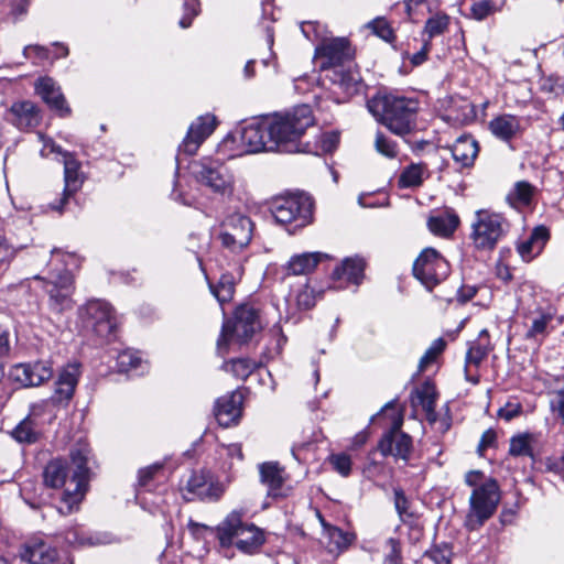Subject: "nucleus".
<instances>
[{
    "label": "nucleus",
    "instance_id": "39448f33",
    "mask_svg": "<svg viewBox=\"0 0 564 564\" xmlns=\"http://www.w3.org/2000/svg\"><path fill=\"white\" fill-rule=\"evenodd\" d=\"M313 200L303 193L278 197L271 205V213L276 223L292 226L290 232L310 225L313 220Z\"/></svg>",
    "mask_w": 564,
    "mask_h": 564
},
{
    "label": "nucleus",
    "instance_id": "13d9d810",
    "mask_svg": "<svg viewBox=\"0 0 564 564\" xmlns=\"http://www.w3.org/2000/svg\"><path fill=\"white\" fill-rule=\"evenodd\" d=\"M184 14L178 24L181 28L186 29L192 24L193 19L199 13L198 0H183Z\"/></svg>",
    "mask_w": 564,
    "mask_h": 564
},
{
    "label": "nucleus",
    "instance_id": "dca6fc26",
    "mask_svg": "<svg viewBox=\"0 0 564 564\" xmlns=\"http://www.w3.org/2000/svg\"><path fill=\"white\" fill-rule=\"evenodd\" d=\"M84 326L98 337L108 339L115 330L116 322L111 307L104 301H90L80 310Z\"/></svg>",
    "mask_w": 564,
    "mask_h": 564
},
{
    "label": "nucleus",
    "instance_id": "2f4dec72",
    "mask_svg": "<svg viewBox=\"0 0 564 564\" xmlns=\"http://www.w3.org/2000/svg\"><path fill=\"white\" fill-rule=\"evenodd\" d=\"M520 120L512 115H501L489 122L491 133L502 140H511L520 131Z\"/></svg>",
    "mask_w": 564,
    "mask_h": 564
},
{
    "label": "nucleus",
    "instance_id": "cd10ccee",
    "mask_svg": "<svg viewBox=\"0 0 564 564\" xmlns=\"http://www.w3.org/2000/svg\"><path fill=\"white\" fill-rule=\"evenodd\" d=\"M459 225V217L454 210L445 209L431 215L427 219V227L432 234L440 237H449Z\"/></svg>",
    "mask_w": 564,
    "mask_h": 564
},
{
    "label": "nucleus",
    "instance_id": "a211bd4d",
    "mask_svg": "<svg viewBox=\"0 0 564 564\" xmlns=\"http://www.w3.org/2000/svg\"><path fill=\"white\" fill-rule=\"evenodd\" d=\"M80 376L79 364L66 365L57 376L54 391L50 398L53 406L65 409L74 397Z\"/></svg>",
    "mask_w": 564,
    "mask_h": 564
},
{
    "label": "nucleus",
    "instance_id": "20e7f679",
    "mask_svg": "<svg viewBox=\"0 0 564 564\" xmlns=\"http://www.w3.org/2000/svg\"><path fill=\"white\" fill-rule=\"evenodd\" d=\"M217 536L221 546L236 545L241 552L254 553L264 542L262 531L254 524L242 522V513L230 512L217 527Z\"/></svg>",
    "mask_w": 564,
    "mask_h": 564
},
{
    "label": "nucleus",
    "instance_id": "f03ea898",
    "mask_svg": "<svg viewBox=\"0 0 564 564\" xmlns=\"http://www.w3.org/2000/svg\"><path fill=\"white\" fill-rule=\"evenodd\" d=\"M367 107L377 121L395 135L404 137L416 127L419 102L413 98L392 94L377 95L368 100Z\"/></svg>",
    "mask_w": 564,
    "mask_h": 564
},
{
    "label": "nucleus",
    "instance_id": "774afa93",
    "mask_svg": "<svg viewBox=\"0 0 564 564\" xmlns=\"http://www.w3.org/2000/svg\"><path fill=\"white\" fill-rule=\"evenodd\" d=\"M23 55L25 58H30L32 55L40 59H47L48 58V50L44 46L40 45H29L25 46L23 50Z\"/></svg>",
    "mask_w": 564,
    "mask_h": 564
},
{
    "label": "nucleus",
    "instance_id": "3c124183",
    "mask_svg": "<svg viewBox=\"0 0 564 564\" xmlns=\"http://www.w3.org/2000/svg\"><path fill=\"white\" fill-rule=\"evenodd\" d=\"M292 294L300 310H310L315 305L314 292L307 283H304L301 288L293 290Z\"/></svg>",
    "mask_w": 564,
    "mask_h": 564
},
{
    "label": "nucleus",
    "instance_id": "412c9836",
    "mask_svg": "<svg viewBox=\"0 0 564 564\" xmlns=\"http://www.w3.org/2000/svg\"><path fill=\"white\" fill-rule=\"evenodd\" d=\"M217 126L216 117L204 115L198 117L188 128L181 148L187 154H195L200 144L213 133Z\"/></svg>",
    "mask_w": 564,
    "mask_h": 564
},
{
    "label": "nucleus",
    "instance_id": "338daca9",
    "mask_svg": "<svg viewBox=\"0 0 564 564\" xmlns=\"http://www.w3.org/2000/svg\"><path fill=\"white\" fill-rule=\"evenodd\" d=\"M162 468V465L154 464L148 466L139 471V482L141 486H145L156 473H159Z\"/></svg>",
    "mask_w": 564,
    "mask_h": 564
},
{
    "label": "nucleus",
    "instance_id": "49530a36",
    "mask_svg": "<svg viewBox=\"0 0 564 564\" xmlns=\"http://www.w3.org/2000/svg\"><path fill=\"white\" fill-rule=\"evenodd\" d=\"M375 149L378 153L388 159H395L399 154V145L397 141L387 137L381 131L376 133Z\"/></svg>",
    "mask_w": 564,
    "mask_h": 564
},
{
    "label": "nucleus",
    "instance_id": "473e14b6",
    "mask_svg": "<svg viewBox=\"0 0 564 564\" xmlns=\"http://www.w3.org/2000/svg\"><path fill=\"white\" fill-rule=\"evenodd\" d=\"M261 481L268 486L270 496L279 497L284 482L283 469L276 463H263L260 465Z\"/></svg>",
    "mask_w": 564,
    "mask_h": 564
},
{
    "label": "nucleus",
    "instance_id": "680f3d73",
    "mask_svg": "<svg viewBox=\"0 0 564 564\" xmlns=\"http://www.w3.org/2000/svg\"><path fill=\"white\" fill-rule=\"evenodd\" d=\"M394 494V507L401 518L408 514L409 509V500L405 497L404 492L400 488H395L393 490Z\"/></svg>",
    "mask_w": 564,
    "mask_h": 564
},
{
    "label": "nucleus",
    "instance_id": "393cba45",
    "mask_svg": "<svg viewBox=\"0 0 564 564\" xmlns=\"http://www.w3.org/2000/svg\"><path fill=\"white\" fill-rule=\"evenodd\" d=\"M8 120L20 130L36 127L41 121L40 111L32 101L14 102L8 112Z\"/></svg>",
    "mask_w": 564,
    "mask_h": 564
},
{
    "label": "nucleus",
    "instance_id": "603ef678",
    "mask_svg": "<svg viewBox=\"0 0 564 564\" xmlns=\"http://www.w3.org/2000/svg\"><path fill=\"white\" fill-rule=\"evenodd\" d=\"M509 453L513 456H532L531 436L524 434L512 437Z\"/></svg>",
    "mask_w": 564,
    "mask_h": 564
},
{
    "label": "nucleus",
    "instance_id": "37998d69",
    "mask_svg": "<svg viewBox=\"0 0 564 564\" xmlns=\"http://www.w3.org/2000/svg\"><path fill=\"white\" fill-rule=\"evenodd\" d=\"M535 193V187L525 181H519L508 194V200L514 206L530 205Z\"/></svg>",
    "mask_w": 564,
    "mask_h": 564
},
{
    "label": "nucleus",
    "instance_id": "4be33fe9",
    "mask_svg": "<svg viewBox=\"0 0 564 564\" xmlns=\"http://www.w3.org/2000/svg\"><path fill=\"white\" fill-rule=\"evenodd\" d=\"M64 182L65 187L63 197L59 199L58 205H52V208L62 212L64 205L76 192H78L84 183V176L80 173V163L76 160L73 153H65L64 160Z\"/></svg>",
    "mask_w": 564,
    "mask_h": 564
},
{
    "label": "nucleus",
    "instance_id": "4468645a",
    "mask_svg": "<svg viewBox=\"0 0 564 564\" xmlns=\"http://www.w3.org/2000/svg\"><path fill=\"white\" fill-rule=\"evenodd\" d=\"M449 272L448 262L434 248H425L413 264V274L427 290H432Z\"/></svg>",
    "mask_w": 564,
    "mask_h": 564
},
{
    "label": "nucleus",
    "instance_id": "7ed1b4c3",
    "mask_svg": "<svg viewBox=\"0 0 564 564\" xmlns=\"http://www.w3.org/2000/svg\"><path fill=\"white\" fill-rule=\"evenodd\" d=\"M272 141L276 143L275 151L292 152L297 149V142L306 129L314 123V117L308 106L302 105L292 111L275 115L265 119Z\"/></svg>",
    "mask_w": 564,
    "mask_h": 564
},
{
    "label": "nucleus",
    "instance_id": "423d86ee",
    "mask_svg": "<svg viewBox=\"0 0 564 564\" xmlns=\"http://www.w3.org/2000/svg\"><path fill=\"white\" fill-rule=\"evenodd\" d=\"M508 220L499 213L479 209L471 223L470 238L479 250H492L509 231Z\"/></svg>",
    "mask_w": 564,
    "mask_h": 564
},
{
    "label": "nucleus",
    "instance_id": "bb28decb",
    "mask_svg": "<svg viewBox=\"0 0 564 564\" xmlns=\"http://www.w3.org/2000/svg\"><path fill=\"white\" fill-rule=\"evenodd\" d=\"M451 152L456 163L462 167H469L478 155V142L471 135L463 134L451 147Z\"/></svg>",
    "mask_w": 564,
    "mask_h": 564
},
{
    "label": "nucleus",
    "instance_id": "ea45409f",
    "mask_svg": "<svg viewBox=\"0 0 564 564\" xmlns=\"http://www.w3.org/2000/svg\"><path fill=\"white\" fill-rule=\"evenodd\" d=\"M490 349L488 332L482 329L479 334L478 340L469 347L466 354V364L479 366L487 357Z\"/></svg>",
    "mask_w": 564,
    "mask_h": 564
},
{
    "label": "nucleus",
    "instance_id": "0e129e2a",
    "mask_svg": "<svg viewBox=\"0 0 564 564\" xmlns=\"http://www.w3.org/2000/svg\"><path fill=\"white\" fill-rule=\"evenodd\" d=\"M187 528H188L191 534L197 540L204 539L207 533L214 532V529L212 527L195 522L192 519L188 521Z\"/></svg>",
    "mask_w": 564,
    "mask_h": 564
},
{
    "label": "nucleus",
    "instance_id": "a19ab883",
    "mask_svg": "<svg viewBox=\"0 0 564 564\" xmlns=\"http://www.w3.org/2000/svg\"><path fill=\"white\" fill-rule=\"evenodd\" d=\"M326 530V534L328 538V545L330 552H340L346 550L356 539L355 534L351 532H345L337 527L326 525L324 524Z\"/></svg>",
    "mask_w": 564,
    "mask_h": 564
},
{
    "label": "nucleus",
    "instance_id": "7c9ffc66",
    "mask_svg": "<svg viewBox=\"0 0 564 564\" xmlns=\"http://www.w3.org/2000/svg\"><path fill=\"white\" fill-rule=\"evenodd\" d=\"M413 394L415 395L417 404L421 405L424 410L426 420L434 424L437 420L435 402L438 397L434 383L431 381H425L414 390Z\"/></svg>",
    "mask_w": 564,
    "mask_h": 564
},
{
    "label": "nucleus",
    "instance_id": "9b49d317",
    "mask_svg": "<svg viewBox=\"0 0 564 564\" xmlns=\"http://www.w3.org/2000/svg\"><path fill=\"white\" fill-rule=\"evenodd\" d=\"M383 411H392L391 427L386 432L379 442L378 448L383 456L392 455L395 458L408 460L412 452V438L401 431L403 415L394 406L393 402L386 404Z\"/></svg>",
    "mask_w": 564,
    "mask_h": 564
},
{
    "label": "nucleus",
    "instance_id": "6e6552de",
    "mask_svg": "<svg viewBox=\"0 0 564 564\" xmlns=\"http://www.w3.org/2000/svg\"><path fill=\"white\" fill-rule=\"evenodd\" d=\"M499 501L500 492L496 480L489 479L476 487L469 498V510L465 518V527L469 531L478 530L494 516Z\"/></svg>",
    "mask_w": 564,
    "mask_h": 564
},
{
    "label": "nucleus",
    "instance_id": "5fc2aeb1",
    "mask_svg": "<svg viewBox=\"0 0 564 564\" xmlns=\"http://www.w3.org/2000/svg\"><path fill=\"white\" fill-rule=\"evenodd\" d=\"M401 543L394 538H389L384 544V564H401Z\"/></svg>",
    "mask_w": 564,
    "mask_h": 564
},
{
    "label": "nucleus",
    "instance_id": "5701e85b",
    "mask_svg": "<svg viewBox=\"0 0 564 564\" xmlns=\"http://www.w3.org/2000/svg\"><path fill=\"white\" fill-rule=\"evenodd\" d=\"M242 399V393L235 391L216 401L215 416L219 425L228 427L238 422L241 415Z\"/></svg>",
    "mask_w": 564,
    "mask_h": 564
},
{
    "label": "nucleus",
    "instance_id": "ddd939ff",
    "mask_svg": "<svg viewBox=\"0 0 564 564\" xmlns=\"http://www.w3.org/2000/svg\"><path fill=\"white\" fill-rule=\"evenodd\" d=\"M53 256L62 254L66 259H63L65 262V271L59 275L58 281H55L50 284L47 289L48 293V306L51 311L55 313H63L65 311L72 310L74 306V302L72 299L73 294V278L70 275V268L78 267V258L73 253H62L58 249L52 250Z\"/></svg>",
    "mask_w": 564,
    "mask_h": 564
},
{
    "label": "nucleus",
    "instance_id": "f704fd0d",
    "mask_svg": "<svg viewBox=\"0 0 564 564\" xmlns=\"http://www.w3.org/2000/svg\"><path fill=\"white\" fill-rule=\"evenodd\" d=\"M117 366L121 372H137L142 375L148 370V365L142 360L139 352L133 350H123L117 357Z\"/></svg>",
    "mask_w": 564,
    "mask_h": 564
},
{
    "label": "nucleus",
    "instance_id": "a878e982",
    "mask_svg": "<svg viewBox=\"0 0 564 564\" xmlns=\"http://www.w3.org/2000/svg\"><path fill=\"white\" fill-rule=\"evenodd\" d=\"M329 259L324 252H304L294 254L284 265L289 275H306L312 273L319 262Z\"/></svg>",
    "mask_w": 564,
    "mask_h": 564
},
{
    "label": "nucleus",
    "instance_id": "79ce46f5",
    "mask_svg": "<svg viewBox=\"0 0 564 564\" xmlns=\"http://www.w3.org/2000/svg\"><path fill=\"white\" fill-rule=\"evenodd\" d=\"M235 276L230 273H224L220 275L217 284H209V288L214 296L223 305L232 300L235 293Z\"/></svg>",
    "mask_w": 564,
    "mask_h": 564
},
{
    "label": "nucleus",
    "instance_id": "c85d7f7f",
    "mask_svg": "<svg viewBox=\"0 0 564 564\" xmlns=\"http://www.w3.org/2000/svg\"><path fill=\"white\" fill-rule=\"evenodd\" d=\"M365 267L366 262L362 258L358 256L348 257L335 268L332 276L334 280H344L358 285L364 276Z\"/></svg>",
    "mask_w": 564,
    "mask_h": 564
},
{
    "label": "nucleus",
    "instance_id": "1a4fd4ad",
    "mask_svg": "<svg viewBox=\"0 0 564 564\" xmlns=\"http://www.w3.org/2000/svg\"><path fill=\"white\" fill-rule=\"evenodd\" d=\"M260 328L258 311L250 305H241L236 310L234 321L224 323L217 348L225 352L229 343L245 344Z\"/></svg>",
    "mask_w": 564,
    "mask_h": 564
},
{
    "label": "nucleus",
    "instance_id": "6ab92c4d",
    "mask_svg": "<svg viewBox=\"0 0 564 564\" xmlns=\"http://www.w3.org/2000/svg\"><path fill=\"white\" fill-rule=\"evenodd\" d=\"M225 492V486L207 478L204 473H193L183 488V498L216 501Z\"/></svg>",
    "mask_w": 564,
    "mask_h": 564
},
{
    "label": "nucleus",
    "instance_id": "de8ad7c7",
    "mask_svg": "<svg viewBox=\"0 0 564 564\" xmlns=\"http://www.w3.org/2000/svg\"><path fill=\"white\" fill-rule=\"evenodd\" d=\"M449 24V17L445 13H436L427 19L424 26V33L429 39L443 34Z\"/></svg>",
    "mask_w": 564,
    "mask_h": 564
},
{
    "label": "nucleus",
    "instance_id": "09e8293b",
    "mask_svg": "<svg viewBox=\"0 0 564 564\" xmlns=\"http://www.w3.org/2000/svg\"><path fill=\"white\" fill-rule=\"evenodd\" d=\"M446 341L443 338L435 339L427 348L425 354L421 357L419 362V371L423 372L427 367L436 360V358L444 351Z\"/></svg>",
    "mask_w": 564,
    "mask_h": 564
},
{
    "label": "nucleus",
    "instance_id": "72a5a7b5",
    "mask_svg": "<svg viewBox=\"0 0 564 564\" xmlns=\"http://www.w3.org/2000/svg\"><path fill=\"white\" fill-rule=\"evenodd\" d=\"M11 436L20 444H34L42 436L41 423L25 416L12 430Z\"/></svg>",
    "mask_w": 564,
    "mask_h": 564
},
{
    "label": "nucleus",
    "instance_id": "9d476101",
    "mask_svg": "<svg viewBox=\"0 0 564 564\" xmlns=\"http://www.w3.org/2000/svg\"><path fill=\"white\" fill-rule=\"evenodd\" d=\"M192 174L197 183L215 194L230 196L235 180L228 167L218 159L203 158L192 164Z\"/></svg>",
    "mask_w": 564,
    "mask_h": 564
},
{
    "label": "nucleus",
    "instance_id": "c03bdc74",
    "mask_svg": "<svg viewBox=\"0 0 564 564\" xmlns=\"http://www.w3.org/2000/svg\"><path fill=\"white\" fill-rule=\"evenodd\" d=\"M554 313L551 311H538L533 317L530 328L528 329L527 338L544 337L549 332V324L553 321Z\"/></svg>",
    "mask_w": 564,
    "mask_h": 564
},
{
    "label": "nucleus",
    "instance_id": "0eeeda50",
    "mask_svg": "<svg viewBox=\"0 0 564 564\" xmlns=\"http://www.w3.org/2000/svg\"><path fill=\"white\" fill-rule=\"evenodd\" d=\"M319 28V23L316 22H305L301 25V30L307 39H311L310 32L313 31L316 39L321 40L315 48V56L322 59L321 67L333 70L344 66L345 62L352 58V51L348 40L345 37L323 36L318 33Z\"/></svg>",
    "mask_w": 564,
    "mask_h": 564
},
{
    "label": "nucleus",
    "instance_id": "8fccbe9b",
    "mask_svg": "<svg viewBox=\"0 0 564 564\" xmlns=\"http://www.w3.org/2000/svg\"><path fill=\"white\" fill-rule=\"evenodd\" d=\"M367 28L370 29L375 35H377L378 37L382 39L386 42H392L394 39L392 28L390 26L389 22L382 17H378L368 22Z\"/></svg>",
    "mask_w": 564,
    "mask_h": 564
},
{
    "label": "nucleus",
    "instance_id": "69168bd1",
    "mask_svg": "<svg viewBox=\"0 0 564 564\" xmlns=\"http://www.w3.org/2000/svg\"><path fill=\"white\" fill-rule=\"evenodd\" d=\"M492 12V4L489 1L476 2L471 7L473 17L477 20L486 19Z\"/></svg>",
    "mask_w": 564,
    "mask_h": 564
},
{
    "label": "nucleus",
    "instance_id": "b1692460",
    "mask_svg": "<svg viewBox=\"0 0 564 564\" xmlns=\"http://www.w3.org/2000/svg\"><path fill=\"white\" fill-rule=\"evenodd\" d=\"M35 91L43 101L52 109L58 112L61 117L69 115L70 109L66 105L65 98L58 86L50 77L40 78L35 83Z\"/></svg>",
    "mask_w": 564,
    "mask_h": 564
},
{
    "label": "nucleus",
    "instance_id": "a18cd8bd",
    "mask_svg": "<svg viewBox=\"0 0 564 564\" xmlns=\"http://www.w3.org/2000/svg\"><path fill=\"white\" fill-rule=\"evenodd\" d=\"M226 371L231 372L236 378L245 380L257 368V362L248 358L232 359L224 364Z\"/></svg>",
    "mask_w": 564,
    "mask_h": 564
},
{
    "label": "nucleus",
    "instance_id": "864d4df0",
    "mask_svg": "<svg viewBox=\"0 0 564 564\" xmlns=\"http://www.w3.org/2000/svg\"><path fill=\"white\" fill-rule=\"evenodd\" d=\"M333 469L336 470L340 476L348 477L351 473V458L345 453L332 454L328 458Z\"/></svg>",
    "mask_w": 564,
    "mask_h": 564
},
{
    "label": "nucleus",
    "instance_id": "f8f14e48",
    "mask_svg": "<svg viewBox=\"0 0 564 564\" xmlns=\"http://www.w3.org/2000/svg\"><path fill=\"white\" fill-rule=\"evenodd\" d=\"M239 144L232 149L234 156L257 154L276 150L265 119L253 120L241 128L238 133Z\"/></svg>",
    "mask_w": 564,
    "mask_h": 564
},
{
    "label": "nucleus",
    "instance_id": "f3484780",
    "mask_svg": "<svg viewBox=\"0 0 564 564\" xmlns=\"http://www.w3.org/2000/svg\"><path fill=\"white\" fill-rule=\"evenodd\" d=\"M15 561L19 564H73L68 556L58 555L56 549L40 539L28 541Z\"/></svg>",
    "mask_w": 564,
    "mask_h": 564
},
{
    "label": "nucleus",
    "instance_id": "f257e3e1",
    "mask_svg": "<svg viewBox=\"0 0 564 564\" xmlns=\"http://www.w3.org/2000/svg\"><path fill=\"white\" fill-rule=\"evenodd\" d=\"M90 449L87 444L78 443L70 451V464L63 459L50 462L44 469V482L52 488L64 487L62 496V506L58 511L62 514L73 512L87 490L89 481V460Z\"/></svg>",
    "mask_w": 564,
    "mask_h": 564
},
{
    "label": "nucleus",
    "instance_id": "aec40b11",
    "mask_svg": "<svg viewBox=\"0 0 564 564\" xmlns=\"http://www.w3.org/2000/svg\"><path fill=\"white\" fill-rule=\"evenodd\" d=\"M53 376L50 361H35L19 364L11 370V377L23 387H35L42 384Z\"/></svg>",
    "mask_w": 564,
    "mask_h": 564
},
{
    "label": "nucleus",
    "instance_id": "e433bc0d",
    "mask_svg": "<svg viewBox=\"0 0 564 564\" xmlns=\"http://www.w3.org/2000/svg\"><path fill=\"white\" fill-rule=\"evenodd\" d=\"M426 177H429L426 165L423 163H412L401 173L399 184L401 187H416L420 186Z\"/></svg>",
    "mask_w": 564,
    "mask_h": 564
},
{
    "label": "nucleus",
    "instance_id": "2eb2a0df",
    "mask_svg": "<svg viewBox=\"0 0 564 564\" xmlns=\"http://www.w3.org/2000/svg\"><path fill=\"white\" fill-rule=\"evenodd\" d=\"M252 232L251 219L246 215L235 213L223 221L219 239L225 248L231 252H239L250 243Z\"/></svg>",
    "mask_w": 564,
    "mask_h": 564
},
{
    "label": "nucleus",
    "instance_id": "e2e57ef3",
    "mask_svg": "<svg viewBox=\"0 0 564 564\" xmlns=\"http://www.w3.org/2000/svg\"><path fill=\"white\" fill-rule=\"evenodd\" d=\"M362 473L366 478L368 479H376L378 477H381L384 473V466L383 464L376 462V460H369L364 469Z\"/></svg>",
    "mask_w": 564,
    "mask_h": 564
},
{
    "label": "nucleus",
    "instance_id": "4d7b16f0",
    "mask_svg": "<svg viewBox=\"0 0 564 564\" xmlns=\"http://www.w3.org/2000/svg\"><path fill=\"white\" fill-rule=\"evenodd\" d=\"M452 550L447 544L436 545L426 552V556L434 562V564H451Z\"/></svg>",
    "mask_w": 564,
    "mask_h": 564
},
{
    "label": "nucleus",
    "instance_id": "58836bf2",
    "mask_svg": "<svg viewBox=\"0 0 564 564\" xmlns=\"http://www.w3.org/2000/svg\"><path fill=\"white\" fill-rule=\"evenodd\" d=\"M275 19L273 18V8L270 3L265 2L262 6V21L261 26L265 35V44L269 51V56H262L261 62L264 66H269V57L273 56L272 45L274 43V31L272 28Z\"/></svg>",
    "mask_w": 564,
    "mask_h": 564
},
{
    "label": "nucleus",
    "instance_id": "052dcab7",
    "mask_svg": "<svg viewBox=\"0 0 564 564\" xmlns=\"http://www.w3.org/2000/svg\"><path fill=\"white\" fill-rule=\"evenodd\" d=\"M50 405H52L50 399L34 402L30 405L29 414L26 416L41 423V417L46 413Z\"/></svg>",
    "mask_w": 564,
    "mask_h": 564
},
{
    "label": "nucleus",
    "instance_id": "c756f323",
    "mask_svg": "<svg viewBox=\"0 0 564 564\" xmlns=\"http://www.w3.org/2000/svg\"><path fill=\"white\" fill-rule=\"evenodd\" d=\"M549 237L550 232L546 227H535L531 232L530 237L525 241H522L521 243L518 245L517 249L520 257L524 261L532 260L542 251L544 245L549 240Z\"/></svg>",
    "mask_w": 564,
    "mask_h": 564
},
{
    "label": "nucleus",
    "instance_id": "6e6d98bb",
    "mask_svg": "<svg viewBox=\"0 0 564 564\" xmlns=\"http://www.w3.org/2000/svg\"><path fill=\"white\" fill-rule=\"evenodd\" d=\"M37 139L42 143V148L40 150V155L42 158H48L51 154H57L62 156V160H64V154L68 153L67 151H64L52 138L46 137L41 132L37 133Z\"/></svg>",
    "mask_w": 564,
    "mask_h": 564
},
{
    "label": "nucleus",
    "instance_id": "c9c22d12",
    "mask_svg": "<svg viewBox=\"0 0 564 564\" xmlns=\"http://www.w3.org/2000/svg\"><path fill=\"white\" fill-rule=\"evenodd\" d=\"M330 80L338 85L347 95H354L358 91L359 76L350 69H344V66L330 70Z\"/></svg>",
    "mask_w": 564,
    "mask_h": 564
},
{
    "label": "nucleus",
    "instance_id": "4c0bfd02",
    "mask_svg": "<svg viewBox=\"0 0 564 564\" xmlns=\"http://www.w3.org/2000/svg\"><path fill=\"white\" fill-rule=\"evenodd\" d=\"M65 540L67 543L78 546H94L107 543L106 535L88 534L80 527L69 529L65 534Z\"/></svg>",
    "mask_w": 564,
    "mask_h": 564
},
{
    "label": "nucleus",
    "instance_id": "bf43d9fd",
    "mask_svg": "<svg viewBox=\"0 0 564 564\" xmlns=\"http://www.w3.org/2000/svg\"><path fill=\"white\" fill-rule=\"evenodd\" d=\"M318 147L323 153H332L339 143V133L336 131L325 132L318 137Z\"/></svg>",
    "mask_w": 564,
    "mask_h": 564
}]
</instances>
